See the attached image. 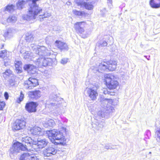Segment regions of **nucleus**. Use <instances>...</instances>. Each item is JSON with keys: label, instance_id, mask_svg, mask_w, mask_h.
<instances>
[{"label": "nucleus", "instance_id": "nucleus-30", "mask_svg": "<svg viewBox=\"0 0 160 160\" xmlns=\"http://www.w3.org/2000/svg\"><path fill=\"white\" fill-rule=\"evenodd\" d=\"M107 45V42L104 41H101L98 42L96 45L99 48H102L103 47L106 46Z\"/></svg>", "mask_w": 160, "mask_h": 160}, {"label": "nucleus", "instance_id": "nucleus-53", "mask_svg": "<svg viewBox=\"0 0 160 160\" xmlns=\"http://www.w3.org/2000/svg\"><path fill=\"white\" fill-rule=\"evenodd\" d=\"M105 148L106 149H112V148H110L109 146H105Z\"/></svg>", "mask_w": 160, "mask_h": 160}, {"label": "nucleus", "instance_id": "nucleus-34", "mask_svg": "<svg viewBox=\"0 0 160 160\" xmlns=\"http://www.w3.org/2000/svg\"><path fill=\"white\" fill-rule=\"evenodd\" d=\"M75 2L78 6H83L84 2L83 0H75Z\"/></svg>", "mask_w": 160, "mask_h": 160}, {"label": "nucleus", "instance_id": "nucleus-7", "mask_svg": "<svg viewBox=\"0 0 160 160\" xmlns=\"http://www.w3.org/2000/svg\"><path fill=\"white\" fill-rule=\"evenodd\" d=\"M39 0H31L32 4H31V19L33 18L35 19L38 15L41 13L42 9L38 7L36 2Z\"/></svg>", "mask_w": 160, "mask_h": 160}, {"label": "nucleus", "instance_id": "nucleus-45", "mask_svg": "<svg viewBox=\"0 0 160 160\" xmlns=\"http://www.w3.org/2000/svg\"><path fill=\"white\" fill-rule=\"evenodd\" d=\"M8 82H9V84L10 86H13L14 85V81L12 79H11L9 80Z\"/></svg>", "mask_w": 160, "mask_h": 160}, {"label": "nucleus", "instance_id": "nucleus-57", "mask_svg": "<svg viewBox=\"0 0 160 160\" xmlns=\"http://www.w3.org/2000/svg\"><path fill=\"white\" fill-rule=\"evenodd\" d=\"M28 12H29H29H30V10H28Z\"/></svg>", "mask_w": 160, "mask_h": 160}, {"label": "nucleus", "instance_id": "nucleus-27", "mask_svg": "<svg viewBox=\"0 0 160 160\" xmlns=\"http://www.w3.org/2000/svg\"><path fill=\"white\" fill-rule=\"evenodd\" d=\"M38 105L37 102H31V112H36L37 111L36 108Z\"/></svg>", "mask_w": 160, "mask_h": 160}, {"label": "nucleus", "instance_id": "nucleus-42", "mask_svg": "<svg viewBox=\"0 0 160 160\" xmlns=\"http://www.w3.org/2000/svg\"><path fill=\"white\" fill-rule=\"evenodd\" d=\"M16 72L18 73H20L22 72V67H15Z\"/></svg>", "mask_w": 160, "mask_h": 160}, {"label": "nucleus", "instance_id": "nucleus-25", "mask_svg": "<svg viewBox=\"0 0 160 160\" xmlns=\"http://www.w3.org/2000/svg\"><path fill=\"white\" fill-rule=\"evenodd\" d=\"M72 12L74 14L78 16L83 17L85 16V13L84 11H78L76 9L72 10Z\"/></svg>", "mask_w": 160, "mask_h": 160}, {"label": "nucleus", "instance_id": "nucleus-61", "mask_svg": "<svg viewBox=\"0 0 160 160\" xmlns=\"http://www.w3.org/2000/svg\"><path fill=\"white\" fill-rule=\"evenodd\" d=\"M31 61H32V60H31V62H30V63H32V62H31Z\"/></svg>", "mask_w": 160, "mask_h": 160}, {"label": "nucleus", "instance_id": "nucleus-32", "mask_svg": "<svg viewBox=\"0 0 160 160\" xmlns=\"http://www.w3.org/2000/svg\"><path fill=\"white\" fill-rule=\"evenodd\" d=\"M29 153H26L22 154L20 157L21 160H27L29 157Z\"/></svg>", "mask_w": 160, "mask_h": 160}, {"label": "nucleus", "instance_id": "nucleus-55", "mask_svg": "<svg viewBox=\"0 0 160 160\" xmlns=\"http://www.w3.org/2000/svg\"><path fill=\"white\" fill-rule=\"evenodd\" d=\"M27 143H28L30 144V142L29 141V140H28V141L27 142Z\"/></svg>", "mask_w": 160, "mask_h": 160}, {"label": "nucleus", "instance_id": "nucleus-12", "mask_svg": "<svg viewBox=\"0 0 160 160\" xmlns=\"http://www.w3.org/2000/svg\"><path fill=\"white\" fill-rule=\"evenodd\" d=\"M57 152V149L55 148L49 147L43 150V153L45 156L49 157L55 155Z\"/></svg>", "mask_w": 160, "mask_h": 160}, {"label": "nucleus", "instance_id": "nucleus-28", "mask_svg": "<svg viewBox=\"0 0 160 160\" xmlns=\"http://www.w3.org/2000/svg\"><path fill=\"white\" fill-rule=\"evenodd\" d=\"M12 74V72L9 69H7L5 72L2 73L3 76L5 79H7L8 77Z\"/></svg>", "mask_w": 160, "mask_h": 160}, {"label": "nucleus", "instance_id": "nucleus-8", "mask_svg": "<svg viewBox=\"0 0 160 160\" xmlns=\"http://www.w3.org/2000/svg\"><path fill=\"white\" fill-rule=\"evenodd\" d=\"M59 99L56 95H51L49 96V99L46 102V105L50 107L51 106H55V108H59L61 106V103L60 101H58Z\"/></svg>", "mask_w": 160, "mask_h": 160}, {"label": "nucleus", "instance_id": "nucleus-46", "mask_svg": "<svg viewBox=\"0 0 160 160\" xmlns=\"http://www.w3.org/2000/svg\"><path fill=\"white\" fill-rule=\"evenodd\" d=\"M68 61H67V59L64 58L62 59L61 61V62L62 64H65Z\"/></svg>", "mask_w": 160, "mask_h": 160}, {"label": "nucleus", "instance_id": "nucleus-38", "mask_svg": "<svg viewBox=\"0 0 160 160\" xmlns=\"http://www.w3.org/2000/svg\"><path fill=\"white\" fill-rule=\"evenodd\" d=\"M30 68V64H25L23 67V68L25 71H27L28 73V70Z\"/></svg>", "mask_w": 160, "mask_h": 160}, {"label": "nucleus", "instance_id": "nucleus-47", "mask_svg": "<svg viewBox=\"0 0 160 160\" xmlns=\"http://www.w3.org/2000/svg\"><path fill=\"white\" fill-rule=\"evenodd\" d=\"M5 105V104L4 102L0 101V110L2 109L4 107Z\"/></svg>", "mask_w": 160, "mask_h": 160}, {"label": "nucleus", "instance_id": "nucleus-52", "mask_svg": "<svg viewBox=\"0 0 160 160\" xmlns=\"http://www.w3.org/2000/svg\"><path fill=\"white\" fill-rule=\"evenodd\" d=\"M115 95V92H112L110 91H109V95H110V96H113Z\"/></svg>", "mask_w": 160, "mask_h": 160}, {"label": "nucleus", "instance_id": "nucleus-29", "mask_svg": "<svg viewBox=\"0 0 160 160\" xmlns=\"http://www.w3.org/2000/svg\"><path fill=\"white\" fill-rule=\"evenodd\" d=\"M17 20V18L15 16H10L7 19L8 22L15 23Z\"/></svg>", "mask_w": 160, "mask_h": 160}, {"label": "nucleus", "instance_id": "nucleus-26", "mask_svg": "<svg viewBox=\"0 0 160 160\" xmlns=\"http://www.w3.org/2000/svg\"><path fill=\"white\" fill-rule=\"evenodd\" d=\"M83 6L86 9L88 10H92L93 8V6L91 2H84Z\"/></svg>", "mask_w": 160, "mask_h": 160}, {"label": "nucleus", "instance_id": "nucleus-39", "mask_svg": "<svg viewBox=\"0 0 160 160\" xmlns=\"http://www.w3.org/2000/svg\"><path fill=\"white\" fill-rule=\"evenodd\" d=\"M26 109L29 112H30V102L27 103L25 106Z\"/></svg>", "mask_w": 160, "mask_h": 160}, {"label": "nucleus", "instance_id": "nucleus-36", "mask_svg": "<svg viewBox=\"0 0 160 160\" xmlns=\"http://www.w3.org/2000/svg\"><path fill=\"white\" fill-rule=\"evenodd\" d=\"M85 156V155L84 153L81 152L77 155L76 156L78 159L79 160H82L84 157Z\"/></svg>", "mask_w": 160, "mask_h": 160}, {"label": "nucleus", "instance_id": "nucleus-51", "mask_svg": "<svg viewBox=\"0 0 160 160\" xmlns=\"http://www.w3.org/2000/svg\"><path fill=\"white\" fill-rule=\"evenodd\" d=\"M5 98L6 100H7L8 98V92H6L4 94Z\"/></svg>", "mask_w": 160, "mask_h": 160}, {"label": "nucleus", "instance_id": "nucleus-40", "mask_svg": "<svg viewBox=\"0 0 160 160\" xmlns=\"http://www.w3.org/2000/svg\"><path fill=\"white\" fill-rule=\"evenodd\" d=\"M28 81H26V82H25V84L24 85V88L27 89L28 88L30 87L29 83L28 82H29L30 81V78H28Z\"/></svg>", "mask_w": 160, "mask_h": 160}, {"label": "nucleus", "instance_id": "nucleus-4", "mask_svg": "<svg viewBox=\"0 0 160 160\" xmlns=\"http://www.w3.org/2000/svg\"><path fill=\"white\" fill-rule=\"evenodd\" d=\"M66 128L63 127L62 130L58 131L57 129H53L48 131L47 133L48 135L49 138L51 139L52 143L55 142V140L59 141L60 143L63 144L65 143L66 139L64 135L65 134Z\"/></svg>", "mask_w": 160, "mask_h": 160}, {"label": "nucleus", "instance_id": "nucleus-48", "mask_svg": "<svg viewBox=\"0 0 160 160\" xmlns=\"http://www.w3.org/2000/svg\"><path fill=\"white\" fill-rule=\"evenodd\" d=\"M112 0H108V6L110 7V8H112Z\"/></svg>", "mask_w": 160, "mask_h": 160}, {"label": "nucleus", "instance_id": "nucleus-35", "mask_svg": "<svg viewBox=\"0 0 160 160\" xmlns=\"http://www.w3.org/2000/svg\"><path fill=\"white\" fill-rule=\"evenodd\" d=\"M24 98V94H22V92H20V96L17 100V102L18 103H20L23 100Z\"/></svg>", "mask_w": 160, "mask_h": 160}, {"label": "nucleus", "instance_id": "nucleus-9", "mask_svg": "<svg viewBox=\"0 0 160 160\" xmlns=\"http://www.w3.org/2000/svg\"><path fill=\"white\" fill-rule=\"evenodd\" d=\"M99 88V85H97L92 88L86 89V91L92 100H95L96 98V97L98 95L97 91Z\"/></svg>", "mask_w": 160, "mask_h": 160}, {"label": "nucleus", "instance_id": "nucleus-15", "mask_svg": "<svg viewBox=\"0 0 160 160\" xmlns=\"http://www.w3.org/2000/svg\"><path fill=\"white\" fill-rule=\"evenodd\" d=\"M55 45L61 51H68L69 48L66 43L59 41L56 40L55 42Z\"/></svg>", "mask_w": 160, "mask_h": 160}, {"label": "nucleus", "instance_id": "nucleus-14", "mask_svg": "<svg viewBox=\"0 0 160 160\" xmlns=\"http://www.w3.org/2000/svg\"><path fill=\"white\" fill-rule=\"evenodd\" d=\"M31 138L32 137H38V136H41L43 134L41 128L38 127H34L32 129H31Z\"/></svg>", "mask_w": 160, "mask_h": 160}, {"label": "nucleus", "instance_id": "nucleus-3", "mask_svg": "<svg viewBox=\"0 0 160 160\" xmlns=\"http://www.w3.org/2000/svg\"><path fill=\"white\" fill-rule=\"evenodd\" d=\"M102 109L99 111L98 115L102 117H107L111 113L115 111L114 107L112 106V99L104 98L101 97L100 98Z\"/></svg>", "mask_w": 160, "mask_h": 160}, {"label": "nucleus", "instance_id": "nucleus-17", "mask_svg": "<svg viewBox=\"0 0 160 160\" xmlns=\"http://www.w3.org/2000/svg\"><path fill=\"white\" fill-rule=\"evenodd\" d=\"M106 64L108 70L110 71H113L116 68L117 62L116 61L110 60Z\"/></svg>", "mask_w": 160, "mask_h": 160}, {"label": "nucleus", "instance_id": "nucleus-16", "mask_svg": "<svg viewBox=\"0 0 160 160\" xmlns=\"http://www.w3.org/2000/svg\"><path fill=\"white\" fill-rule=\"evenodd\" d=\"M14 34V30L11 28H8L4 32L3 36L6 38H9L12 37Z\"/></svg>", "mask_w": 160, "mask_h": 160}, {"label": "nucleus", "instance_id": "nucleus-54", "mask_svg": "<svg viewBox=\"0 0 160 160\" xmlns=\"http://www.w3.org/2000/svg\"><path fill=\"white\" fill-rule=\"evenodd\" d=\"M82 37L83 38H85L86 37V36H84L83 37Z\"/></svg>", "mask_w": 160, "mask_h": 160}, {"label": "nucleus", "instance_id": "nucleus-50", "mask_svg": "<svg viewBox=\"0 0 160 160\" xmlns=\"http://www.w3.org/2000/svg\"><path fill=\"white\" fill-rule=\"evenodd\" d=\"M109 91H108V90L107 88L104 89V90H103V93L105 95H106V94L109 95Z\"/></svg>", "mask_w": 160, "mask_h": 160}, {"label": "nucleus", "instance_id": "nucleus-19", "mask_svg": "<svg viewBox=\"0 0 160 160\" xmlns=\"http://www.w3.org/2000/svg\"><path fill=\"white\" fill-rule=\"evenodd\" d=\"M30 49L29 48H25L24 52L22 53V52L20 51V52L22 53V56L24 59L28 60L30 57V53L29 52Z\"/></svg>", "mask_w": 160, "mask_h": 160}, {"label": "nucleus", "instance_id": "nucleus-63", "mask_svg": "<svg viewBox=\"0 0 160 160\" xmlns=\"http://www.w3.org/2000/svg\"><path fill=\"white\" fill-rule=\"evenodd\" d=\"M93 72H95V70H94Z\"/></svg>", "mask_w": 160, "mask_h": 160}, {"label": "nucleus", "instance_id": "nucleus-6", "mask_svg": "<svg viewBox=\"0 0 160 160\" xmlns=\"http://www.w3.org/2000/svg\"><path fill=\"white\" fill-rule=\"evenodd\" d=\"M26 146L19 142L14 143L10 149V155H16L21 151H25L27 150Z\"/></svg>", "mask_w": 160, "mask_h": 160}, {"label": "nucleus", "instance_id": "nucleus-59", "mask_svg": "<svg viewBox=\"0 0 160 160\" xmlns=\"http://www.w3.org/2000/svg\"><path fill=\"white\" fill-rule=\"evenodd\" d=\"M158 16H160V14L158 15Z\"/></svg>", "mask_w": 160, "mask_h": 160}, {"label": "nucleus", "instance_id": "nucleus-1", "mask_svg": "<svg viewBox=\"0 0 160 160\" xmlns=\"http://www.w3.org/2000/svg\"><path fill=\"white\" fill-rule=\"evenodd\" d=\"M31 47L33 51V52L38 54L40 57L37 61H33L34 65L31 64V89L32 87H36L38 85V80L36 78L37 73L36 70L38 67H42V66L46 67L48 66L49 63V58H46L44 57L48 56L51 55L52 52L46 49V47L43 46H39L38 47L36 45L31 44Z\"/></svg>", "mask_w": 160, "mask_h": 160}, {"label": "nucleus", "instance_id": "nucleus-44", "mask_svg": "<svg viewBox=\"0 0 160 160\" xmlns=\"http://www.w3.org/2000/svg\"><path fill=\"white\" fill-rule=\"evenodd\" d=\"M22 62L21 61H18L15 63V67H22Z\"/></svg>", "mask_w": 160, "mask_h": 160}, {"label": "nucleus", "instance_id": "nucleus-41", "mask_svg": "<svg viewBox=\"0 0 160 160\" xmlns=\"http://www.w3.org/2000/svg\"><path fill=\"white\" fill-rule=\"evenodd\" d=\"M7 19H8V18H2L1 20V23L4 25H6L7 22H8L7 21Z\"/></svg>", "mask_w": 160, "mask_h": 160}, {"label": "nucleus", "instance_id": "nucleus-21", "mask_svg": "<svg viewBox=\"0 0 160 160\" xmlns=\"http://www.w3.org/2000/svg\"><path fill=\"white\" fill-rule=\"evenodd\" d=\"M29 0H18V2L16 3V5L17 8L18 9H21L24 7L28 1Z\"/></svg>", "mask_w": 160, "mask_h": 160}, {"label": "nucleus", "instance_id": "nucleus-49", "mask_svg": "<svg viewBox=\"0 0 160 160\" xmlns=\"http://www.w3.org/2000/svg\"><path fill=\"white\" fill-rule=\"evenodd\" d=\"M25 39L26 40L27 42H29L30 41V37L29 35H26V37L25 38Z\"/></svg>", "mask_w": 160, "mask_h": 160}, {"label": "nucleus", "instance_id": "nucleus-58", "mask_svg": "<svg viewBox=\"0 0 160 160\" xmlns=\"http://www.w3.org/2000/svg\"><path fill=\"white\" fill-rule=\"evenodd\" d=\"M97 85H98V84H97ZM97 85H97H96H96H95H95H94V86H95H95H96V85Z\"/></svg>", "mask_w": 160, "mask_h": 160}, {"label": "nucleus", "instance_id": "nucleus-22", "mask_svg": "<svg viewBox=\"0 0 160 160\" xmlns=\"http://www.w3.org/2000/svg\"><path fill=\"white\" fill-rule=\"evenodd\" d=\"M55 125L54 121L52 119H50L43 123L44 127L46 128H49L53 127Z\"/></svg>", "mask_w": 160, "mask_h": 160}, {"label": "nucleus", "instance_id": "nucleus-20", "mask_svg": "<svg viewBox=\"0 0 160 160\" xmlns=\"http://www.w3.org/2000/svg\"><path fill=\"white\" fill-rule=\"evenodd\" d=\"M41 95V92L39 90L31 91V98L38 99L40 98Z\"/></svg>", "mask_w": 160, "mask_h": 160}, {"label": "nucleus", "instance_id": "nucleus-10", "mask_svg": "<svg viewBox=\"0 0 160 160\" xmlns=\"http://www.w3.org/2000/svg\"><path fill=\"white\" fill-rule=\"evenodd\" d=\"M104 124V122L102 121L94 119L92 122V128L95 131H99L102 128Z\"/></svg>", "mask_w": 160, "mask_h": 160}, {"label": "nucleus", "instance_id": "nucleus-60", "mask_svg": "<svg viewBox=\"0 0 160 160\" xmlns=\"http://www.w3.org/2000/svg\"><path fill=\"white\" fill-rule=\"evenodd\" d=\"M144 57H147V56H145Z\"/></svg>", "mask_w": 160, "mask_h": 160}, {"label": "nucleus", "instance_id": "nucleus-2", "mask_svg": "<svg viewBox=\"0 0 160 160\" xmlns=\"http://www.w3.org/2000/svg\"><path fill=\"white\" fill-rule=\"evenodd\" d=\"M48 143V141L45 138L41 139L37 136L31 138V160H40L37 156L39 149L45 147Z\"/></svg>", "mask_w": 160, "mask_h": 160}, {"label": "nucleus", "instance_id": "nucleus-18", "mask_svg": "<svg viewBox=\"0 0 160 160\" xmlns=\"http://www.w3.org/2000/svg\"><path fill=\"white\" fill-rule=\"evenodd\" d=\"M149 4L151 7L153 8H160V0H150Z\"/></svg>", "mask_w": 160, "mask_h": 160}, {"label": "nucleus", "instance_id": "nucleus-24", "mask_svg": "<svg viewBox=\"0 0 160 160\" xmlns=\"http://www.w3.org/2000/svg\"><path fill=\"white\" fill-rule=\"evenodd\" d=\"M98 67V69L96 70L97 72L98 71L99 72L102 73V72L108 70L107 65L102 63L99 64Z\"/></svg>", "mask_w": 160, "mask_h": 160}, {"label": "nucleus", "instance_id": "nucleus-5", "mask_svg": "<svg viewBox=\"0 0 160 160\" xmlns=\"http://www.w3.org/2000/svg\"><path fill=\"white\" fill-rule=\"evenodd\" d=\"M104 77L106 85L109 89H114L118 85V82L116 80L113 75L106 74L104 75Z\"/></svg>", "mask_w": 160, "mask_h": 160}, {"label": "nucleus", "instance_id": "nucleus-13", "mask_svg": "<svg viewBox=\"0 0 160 160\" xmlns=\"http://www.w3.org/2000/svg\"><path fill=\"white\" fill-rule=\"evenodd\" d=\"M85 23L84 22H80L76 23L74 25V28L76 32L80 34L84 32V28Z\"/></svg>", "mask_w": 160, "mask_h": 160}, {"label": "nucleus", "instance_id": "nucleus-11", "mask_svg": "<svg viewBox=\"0 0 160 160\" xmlns=\"http://www.w3.org/2000/svg\"><path fill=\"white\" fill-rule=\"evenodd\" d=\"M25 122L23 120H17L13 124L12 129L14 131L22 129L25 127Z\"/></svg>", "mask_w": 160, "mask_h": 160}, {"label": "nucleus", "instance_id": "nucleus-37", "mask_svg": "<svg viewBox=\"0 0 160 160\" xmlns=\"http://www.w3.org/2000/svg\"><path fill=\"white\" fill-rule=\"evenodd\" d=\"M51 16V14L50 13L46 12L44 13L43 15H39V16L41 17H40V18H46L49 17Z\"/></svg>", "mask_w": 160, "mask_h": 160}, {"label": "nucleus", "instance_id": "nucleus-31", "mask_svg": "<svg viewBox=\"0 0 160 160\" xmlns=\"http://www.w3.org/2000/svg\"><path fill=\"white\" fill-rule=\"evenodd\" d=\"M155 135L157 137V141L159 142H160V129H158L155 131Z\"/></svg>", "mask_w": 160, "mask_h": 160}, {"label": "nucleus", "instance_id": "nucleus-33", "mask_svg": "<svg viewBox=\"0 0 160 160\" xmlns=\"http://www.w3.org/2000/svg\"><path fill=\"white\" fill-rule=\"evenodd\" d=\"M7 55V52L6 50L0 51V58L3 59Z\"/></svg>", "mask_w": 160, "mask_h": 160}, {"label": "nucleus", "instance_id": "nucleus-56", "mask_svg": "<svg viewBox=\"0 0 160 160\" xmlns=\"http://www.w3.org/2000/svg\"><path fill=\"white\" fill-rule=\"evenodd\" d=\"M151 152H149V154H151Z\"/></svg>", "mask_w": 160, "mask_h": 160}, {"label": "nucleus", "instance_id": "nucleus-43", "mask_svg": "<svg viewBox=\"0 0 160 160\" xmlns=\"http://www.w3.org/2000/svg\"><path fill=\"white\" fill-rule=\"evenodd\" d=\"M23 19L24 20L29 21L30 20V16L28 15H24L23 16Z\"/></svg>", "mask_w": 160, "mask_h": 160}, {"label": "nucleus", "instance_id": "nucleus-23", "mask_svg": "<svg viewBox=\"0 0 160 160\" xmlns=\"http://www.w3.org/2000/svg\"><path fill=\"white\" fill-rule=\"evenodd\" d=\"M15 8V6L13 4L8 5L4 7L3 11L4 12L7 11L9 12H12L14 10Z\"/></svg>", "mask_w": 160, "mask_h": 160}, {"label": "nucleus", "instance_id": "nucleus-62", "mask_svg": "<svg viewBox=\"0 0 160 160\" xmlns=\"http://www.w3.org/2000/svg\"><path fill=\"white\" fill-rule=\"evenodd\" d=\"M31 39H32V37H31V38H30L31 40Z\"/></svg>", "mask_w": 160, "mask_h": 160}]
</instances>
